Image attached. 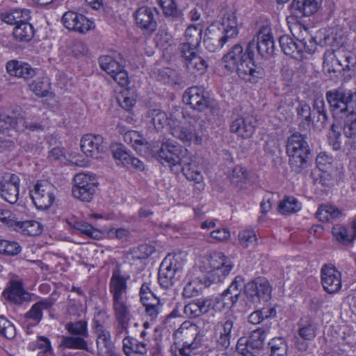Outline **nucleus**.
Listing matches in <instances>:
<instances>
[{
    "label": "nucleus",
    "mask_w": 356,
    "mask_h": 356,
    "mask_svg": "<svg viewBox=\"0 0 356 356\" xmlns=\"http://www.w3.org/2000/svg\"><path fill=\"white\" fill-rule=\"evenodd\" d=\"M213 307V300L209 298H198L184 307V313L188 318H195L207 314Z\"/></svg>",
    "instance_id": "nucleus-28"
},
{
    "label": "nucleus",
    "mask_w": 356,
    "mask_h": 356,
    "mask_svg": "<svg viewBox=\"0 0 356 356\" xmlns=\"http://www.w3.org/2000/svg\"><path fill=\"white\" fill-rule=\"evenodd\" d=\"M198 48L199 47H193L181 42L178 47V51L188 70L204 73L208 67V64L207 61L198 54Z\"/></svg>",
    "instance_id": "nucleus-7"
},
{
    "label": "nucleus",
    "mask_w": 356,
    "mask_h": 356,
    "mask_svg": "<svg viewBox=\"0 0 356 356\" xmlns=\"http://www.w3.org/2000/svg\"><path fill=\"white\" fill-rule=\"evenodd\" d=\"M3 296L17 305H21L30 299L29 293L25 292L22 286L17 282L12 283L9 289L4 290Z\"/></svg>",
    "instance_id": "nucleus-39"
},
{
    "label": "nucleus",
    "mask_w": 356,
    "mask_h": 356,
    "mask_svg": "<svg viewBox=\"0 0 356 356\" xmlns=\"http://www.w3.org/2000/svg\"><path fill=\"white\" fill-rule=\"evenodd\" d=\"M216 25L212 24L207 29V38L204 40L206 48L211 52L221 49L225 44L228 42L227 40H222V35L216 31Z\"/></svg>",
    "instance_id": "nucleus-37"
},
{
    "label": "nucleus",
    "mask_w": 356,
    "mask_h": 356,
    "mask_svg": "<svg viewBox=\"0 0 356 356\" xmlns=\"http://www.w3.org/2000/svg\"><path fill=\"white\" fill-rule=\"evenodd\" d=\"M240 244L243 248L254 246L257 244V236L254 231L243 230L238 234Z\"/></svg>",
    "instance_id": "nucleus-60"
},
{
    "label": "nucleus",
    "mask_w": 356,
    "mask_h": 356,
    "mask_svg": "<svg viewBox=\"0 0 356 356\" xmlns=\"http://www.w3.org/2000/svg\"><path fill=\"white\" fill-rule=\"evenodd\" d=\"M86 338L80 336L63 337L61 344L67 348L79 349L90 352V348L85 339Z\"/></svg>",
    "instance_id": "nucleus-46"
},
{
    "label": "nucleus",
    "mask_w": 356,
    "mask_h": 356,
    "mask_svg": "<svg viewBox=\"0 0 356 356\" xmlns=\"http://www.w3.org/2000/svg\"><path fill=\"white\" fill-rule=\"evenodd\" d=\"M123 350L127 356H144L147 350V344L127 336L123 339Z\"/></svg>",
    "instance_id": "nucleus-38"
},
{
    "label": "nucleus",
    "mask_w": 356,
    "mask_h": 356,
    "mask_svg": "<svg viewBox=\"0 0 356 356\" xmlns=\"http://www.w3.org/2000/svg\"><path fill=\"white\" fill-rule=\"evenodd\" d=\"M157 15L156 9L148 6L138 8L134 14L137 27L147 35H152L156 30Z\"/></svg>",
    "instance_id": "nucleus-10"
},
{
    "label": "nucleus",
    "mask_w": 356,
    "mask_h": 356,
    "mask_svg": "<svg viewBox=\"0 0 356 356\" xmlns=\"http://www.w3.org/2000/svg\"><path fill=\"white\" fill-rule=\"evenodd\" d=\"M113 156L118 165H127L131 154L122 145H116L112 148Z\"/></svg>",
    "instance_id": "nucleus-55"
},
{
    "label": "nucleus",
    "mask_w": 356,
    "mask_h": 356,
    "mask_svg": "<svg viewBox=\"0 0 356 356\" xmlns=\"http://www.w3.org/2000/svg\"><path fill=\"white\" fill-rule=\"evenodd\" d=\"M188 153L186 149L167 141L162 143L157 153V159L163 165H168L174 171Z\"/></svg>",
    "instance_id": "nucleus-8"
},
{
    "label": "nucleus",
    "mask_w": 356,
    "mask_h": 356,
    "mask_svg": "<svg viewBox=\"0 0 356 356\" xmlns=\"http://www.w3.org/2000/svg\"><path fill=\"white\" fill-rule=\"evenodd\" d=\"M67 225L72 234L83 235L94 239L101 237L102 233L85 221L72 218L67 221Z\"/></svg>",
    "instance_id": "nucleus-31"
},
{
    "label": "nucleus",
    "mask_w": 356,
    "mask_h": 356,
    "mask_svg": "<svg viewBox=\"0 0 356 356\" xmlns=\"http://www.w3.org/2000/svg\"><path fill=\"white\" fill-rule=\"evenodd\" d=\"M350 97V90L342 87L326 92L327 101L332 111L336 114L348 113V104Z\"/></svg>",
    "instance_id": "nucleus-17"
},
{
    "label": "nucleus",
    "mask_w": 356,
    "mask_h": 356,
    "mask_svg": "<svg viewBox=\"0 0 356 356\" xmlns=\"http://www.w3.org/2000/svg\"><path fill=\"white\" fill-rule=\"evenodd\" d=\"M279 42L282 51L286 55L296 58L300 53L299 42H296L288 35H284L280 37Z\"/></svg>",
    "instance_id": "nucleus-45"
},
{
    "label": "nucleus",
    "mask_w": 356,
    "mask_h": 356,
    "mask_svg": "<svg viewBox=\"0 0 356 356\" xmlns=\"http://www.w3.org/2000/svg\"><path fill=\"white\" fill-rule=\"evenodd\" d=\"M215 278L211 280L210 277H205L202 279L196 278L188 282L184 288L183 296L186 298H191L200 296L204 289L209 287L213 282H215Z\"/></svg>",
    "instance_id": "nucleus-32"
},
{
    "label": "nucleus",
    "mask_w": 356,
    "mask_h": 356,
    "mask_svg": "<svg viewBox=\"0 0 356 356\" xmlns=\"http://www.w3.org/2000/svg\"><path fill=\"white\" fill-rule=\"evenodd\" d=\"M256 123L252 115H238L232 120L230 131L243 138H249L254 132Z\"/></svg>",
    "instance_id": "nucleus-22"
},
{
    "label": "nucleus",
    "mask_w": 356,
    "mask_h": 356,
    "mask_svg": "<svg viewBox=\"0 0 356 356\" xmlns=\"http://www.w3.org/2000/svg\"><path fill=\"white\" fill-rule=\"evenodd\" d=\"M337 54V60L339 65L343 68L350 69L356 62L355 54L351 51H348L343 48H340L334 51Z\"/></svg>",
    "instance_id": "nucleus-51"
},
{
    "label": "nucleus",
    "mask_w": 356,
    "mask_h": 356,
    "mask_svg": "<svg viewBox=\"0 0 356 356\" xmlns=\"http://www.w3.org/2000/svg\"><path fill=\"white\" fill-rule=\"evenodd\" d=\"M297 118L302 122L309 125L312 121V113L310 106L304 101L298 102L296 108Z\"/></svg>",
    "instance_id": "nucleus-56"
},
{
    "label": "nucleus",
    "mask_w": 356,
    "mask_h": 356,
    "mask_svg": "<svg viewBox=\"0 0 356 356\" xmlns=\"http://www.w3.org/2000/svg\"><path fill=\"white\" fill-rule=\"evenodd\" d=\"M286 153L289 157V163L292 170L300 172L307 168L311 150L306 135L298 132L291 135L287 140Z\"/></svg>",
    "instance_id": "nucleus-1"
},
{
    "label": "nucleus",
    "mask_w": 356,
    "mask_h": 356,
    "mask_svg": "<svg viewBox=\"0 0 356 356\" xmlns=\"http://www.w3.org/2000/svg\"><path fill=\"white\" fill-rule=\"evenodd\" d=\"M257 42L254 41L258 54L264 58L272 56L275 51V42L270 31L267 26H263L256 35Z\"/></svg>",
    "instance_id": "nucleus-19"
},
{
    "label": "nucleus",
    "mask_w": 356,
    "mask_h": 356,
    "mask_svg": "<svg viewBox=\"0 0 356 356\" xmlns=\"http://www.w3.org/2000/svg\"><path fill=\"white\" fill-rule=\"evenodd\" d=\"M178 268L172 263L168 264L163 261L160 266L158 273V281L162 288L169 289L172 286L178 279Z\"/></svg>",
    "instance_id": "nucleus-29"
},
{
    "label": "nucleus",
    "mask_w": 356,
    "mask_h": 356,
    "mask_svg": "<svg viewBox=\"0 0 356 356\" xmlns=\"http://www.w3.org/2000/svg\"><path fill=\"white\" fill-rule=\"evenodd\" d=\"M81 148L87 156L97 159L105 148L104 138L100 135L86 134L81 140Z\"/></svg>",
    "instance_id": "nucleus-25"
},
{
    "label": "nucleus",
    "mask_w": 356,
    "mask_h": 356,
    "mask_svg": "<svg viewBox=\"0 0 356 356\" xmlns=\"http://www.w3.org/2000/svg\"><path fill=\"white\" fill-rule=\"evenodd\" d=\"M20 179L15 174L3 176L0 182V195L10 204L15 203L19 198V187Z\"/></svg>",
    "instance_id": "nucleus-18"
},
{
    "label": "nucleus",
    "mask_w": 356,
    "mask_h": 356,
    "mask_svg": "<svg viewBox=\"0 0 356 356\" xmlns=\"http://www.w3.org/2000/svg\"><path fill=\"white\" fill-rule=\"evenodd\" d=\"M170 134L188 146L192 143L200 145L202 142V137L196 133L194 126L191 124L171 127Z\"/></svg>",
    "instance_id": "nucleus-24"
},
{
    "label": "nucleus",
    "mask_w": 356,
    "mask_h": 356,
    "mask_svg": "<svg viewBox=\"0 0 356 356\" xmlns=\"http://www.w3.org/2000/svg\"><path fill=\"white\" fill-rule=\"evenodd\" d=\"M305 32L306 36L302 38H297L300 44V53L305 51L309 54H312L315 52L318 44L321 46L326 44L327 38L324 37V38H322L321 33L312 36L307 33V29H305Z\"/></svg>",
    "instance_id": "nucleus-36"
},
{
    "label": "nucleus",
    "mask_w": 356,
    "mask_h": 356,
    "mask_svg": "<svg viewBox=\"0 0 356 356\" xmlns=\"http://www.w3.org/2000/svg\"><path fill=\"white\" fill-rule=\"evenodd\" d=\"M0 334L8 339H13L16 336L14 325L3 316H0Z\"/></svg>",
    "instance_id": "nucleus-59"
},
{
    "label": "nucleus",
    "mask_w": 356,
    "mask_h": 356,
    "mask_svg": "<svg viewBox=\"0 0 356 356\" xmlns=\"http://www.w3.org/2000/svg\"><path fill=\"white\" fill-rule=\"evenodd\" d=\"M155 252L153 246L144 244L131 251L132 257L136 259H145L151 256Z\"/></svg>",
    "instance_id": "nucleus-61"
},
{
    "label": "nucleus",
    "mask_w": 356,
    "mask_h": 356,
    "mask_svg": "<svg viewBox=\"0 0 356 356\" xmlns=\"http://www.w3.org/2000/svg\"><path fill=\"white\" fill-rule=\"evenodd\" d=\"M245 293L248 300L256 307L261 300H268L271 286L266 279L258 277L245 285Z\"/></svg>",
    "instance_id": "nucleus-9"
},
{
    "label": "nucleus",
    "mask_w": 356,
    "mask_h": 356,
    "mask_svg": "<svg viewBox=\"0 0 356 356\" xmlns=\"http://www.w3.org/2000/svg\"><path fill=\"white\" fill-rule=\"evenodd\" d=\"M57 190L53 184L46 180L38 181L30 191V195L38 209H49L55 200Z\"/></svg>",
    "instance_id": "nucleus-3"
},
{
    "label": "nucleus",
    "mask_w": 356,
    "mask_h": 356,
    "mask_svg": "<svg viewBox=\"0 0 356 356\" xmlns=\"http://www.w3.org/2000/svg\"><path fill=\"white\" fill-rule=\"evenodd\" d=\"M174 172L175 173L182 172L187 179L193 181L197 184H200L203 181L201 172L198 170L196 163L188 154L182 158L181 162L174 169Z\"/></svg>",
    "instance_id": "nucleus-27"
},
{
    "label": "nucleus",
    "mask_w": 356,
    "mask_h": 356,
    "mask_svg": "<svg viewBox=\"0 0 356 356\" xmlns=\"http://www.w3.org/2000/svg\"><path fill=\"white\" fill-rule=\"evenodd\" d=\"M73 182L72 193L74 197L87 202L93 198L97 187L95 176L79 173L74 176Z\"/></svg>",
    "instance_id": "nucleus-4"
},
{
    "label": "nucleus",
    "mask_w": 356,
    "mask_h": 356,
    "mask_svg": "<svg viewBox=\"0 0 356 356\" xmlns=\"http://www.w3.org/2000/svg\"><path fill=\"white\" fill-rule=\"evenodd\" d=\"M270 356H287V344L282 337L273 338L268 343Z\"/></svg>",
    "instance_id": "nucleus-50"
},
{
    "label": "nucleus",
    "mask_w": 356,
    "mask_h": 356,
    "mask_svg": "<svg viewBox=\"0 0 356 356\" xmlns=\"http://www.w3.org/2000/svg\"><path fill=\"white\" fill-rule=\"evenodd\" d=\"M234 70L241 79L252 83H257L259 80L264 79L266 74L262 67L255 65L254 56L243 60L236 65Z\"/></svg>",
    "instance_id": "nucleus-12"
},
{
    "label": "nucleus",
    "mask_w": 356,
    "mask_h": 356,
    "mask_svg": "<svg viewBox=\"0 0 356 356\" xmlns=\"http://www.w3.org/2000/svg\"><path fill=\"white\" fill-rule=\"evenodd\" d=\"M62 21L65 28L80 33H86L95 28L92 21L85 15L74 11L65 13Z\"/></svg>",
    "instance_id": "nucleus-15"
},
{
    "label": "nucleus",
    "mask_w": 356,
    "mask_h": 356,
    "mask_svg": "<svg viewBox=\"0 0 356 356\" xmlns=\"http://www.w3.org/2000/svg\"><path fill=\"white\" fill-rule=\"evenodd\" d=\"M50 86L49 78L42 76L35 79L29 87L36 95L46 97L49 92Z\"/></svg>",
    "instance_id": "nucleus-49"
},
{
    "label": "nucleus",
    "mask_w": 356,
    "mask_h": 356,
    "mask_svg": "<svg viewBox=\"0 0 356 356\" xmlns=\"http://www.w3.org/2000/svg\"><path fill=\"white\" fill-rule=\"evenodd\" d=\"M321 284L329 294L338 293L341 288V273L332 264H325L321 270Z\"/></svg>",
    "instance_id": "nucleus-14"
},
{
    "label": "nucleus",
    "mask_w": 356,
    "mask_h": 356,
    "mask_svg": "<svg viewBox=\"0 0 356 356\" xmlns=\"http://www.w3.org/2000/svg\"><path fill=\"white\" fill-rule=\"evenodd\" d=\"M322 0H293L291 10L296 15L311 16L320 8Z\"/></svg>",
    "instance_id": "nucleus-34"
},
{
    "label": "nucleus",
    "mask_w": 356,
    "mask_h": 356,
    "mask_svg": "<svg viewBox=\"0 0 356 356\" xmlns=\"http://www.w3.org/2000/svg\"><path fill=\"white\" fill-rule=\"evenodd\" d=\"M31 11L26 8H12L0 14V19L9 25H19L31 19Z\"/></svg>",
    "instance_id": "nucleus-33"
},
{
    "label": "nucleus",
    "mask_w": 356,
    "mask_h": 356,
    "mask_svg": "<svg viewBox=\"0 0 356 356\" xmlns=\"http://www.w3.org/2000/svg\"><path fill=\"white\" fill-rule=\"evenodd\" d=\"M183 101L194 110L203 111L210 104V99L202 87L188 88L183 95Z\"/></svg>",
    "instance_id": "nucleus-16"
},
{
    "label": "nucleus",
    "mask_w": 356,
    "mask_h": 356,
    "mask_svg": "<svg viewBox=\"0 0 356 356\" xmlns=\"http://www.w3.org/2000/svg\"><path fill=\"white\" fill-rule=\"evenodd\" d=\"M105 317L104 312H98L95 314L92 321V327L97 334V353L100 356H120L115 351L110 332L103 325Z\"/></svg>",
    "instance_id": "nucleus-2"
},
{
    "label": "nucleus",
    "mask_w": 356,
    "mask_h": 356,
    "mask_svg": "<svg viewBox=\"0 0 356 356\" xmlns=\"http://www.w3.org/2000/svg\"><path fill=\"white\" fill-rule=\"evenodd\" d=\"M300 204L293 197H286L280 202L278 209L282 214L295 213L300 209Z\"/></svg>",
    "instance_id": "nucleus-53"
},
{
    "label": "nucleus",
    "mask_w": 356,
    "mask_h": 356,
    "mask_svg": "<svg viewBox=\"0 0 356 356\" xmlns=\"http://www.w3.org/2000/svg\"><path fill=\"white\" fill-rule=\"evenodd\" d=\"M129 279L128 275L122 273L120 266H116L112 273V277L110 280V292L113 296V299L124 298L127 290V282Z\"/></svg>",
    "instance_id": "nucleus-26"
},
{
    "label": "nucleus",
    "mask_w": 356,
    "mask_h": 356,
    "mask_svg": "<svg viewBox=\"0 0 356 356\" xmlns=\"http://www.w3.org/2000/svg\"><path fill=\"white\" fill-rule=\"evenodd\" d=\"M26 21L15 26L13 35L15 39L19 42H29L33 37L35 31L33 25Z\"/></svg>",
    "instance_id": "nucleus-42"
},
{
    "label": "nucleus",
    "mask_w": 356,
    "mask_h": 356,
    "mask_svg": "<svg viewBox=\"0 0 356 356\" xmlns=\"http://www.w3.org/2000/svg\"><path fill=\"white\" fill-rule=\"evenodd\" d=\"M113 307L116 320H130L131 314L124 298L113 299Z\"/></svg>",
    "instance_id": "nucleus-48"
},
{
    "label": "nucleus",
    "mask_w": 356,
    "mask_h": 356,
    "mask_svg": "<svg viewBox=\"0 0 356 356\" xmlns=\"http://www.w3.org/2000/svg\"><path fill=\"white\" fill-rule=\"evenodd\" d=\"M55 302L56 298L49 296L33 304L29 311L24 314V319L27 325L35 326L39 324L42 319V311H49Z\"/></svg>",
    "instance_id": "nucleus-20"
},
{
    "label": "nucleus",
    "mask_w": 356,
    "mask_h": 356,
    "mask_svg": "<svg viewBox=\"0 0 356 356\" xmlns=\"http://www.w3.org/2000/svg\"><path fill=\"white\" fill-rule=\"evenodd\" d=\"M341 133L337 130L336 126L332 124L327 135L328 143L334 150H339L341 148Z\"/></svg>",
    "instance_id": "nucleus-63"
},
{
    "label": "nucleus",
    "mask_w": 356,
    "mask_h": 356,
    "mask_svg": "<svg viewBox=\"0 0 356 356\" xmlns=\"http://www.w3.org/2000/svg\"><path fill=\"white\" fill-rule=\"evenodd\" d=\"M209 264L212 270L207 277H210L211 280L215 278V282H222L234 267L232 261L221 252H216L211 255Z\"/></svg>",
    "instance_id": "nucleus-13"
},
{
    "label": "nucleus",
    "mask_w": 356,
    "mask_h": 356,
    "mask_svg": "<svg viewBox=\"0 0 356 356\" xmlns=\"http://www.w3.org/2000/svg\"><path fill=\"white\" fill-rule=\"evenodd\" d=\"M341 216V211L332 205H321L316 213V218L322 222L334 220Z\"/></svg>",
    "instance_id": "nucleus-44"
},
{
    "label": "nucleus",
    "mask_w": 356,
    "mask_h": 356,
    "mask_svg": "<svg viewBox=\"0 0 356 356\" xmlns=\"http://www.w3.org/2000/svg\"><path fill=\"white\" fill-rule=\"evenodd\" d=\"M66 330L72 336L88 337L87 323L85 321L70 322L66 324Z\"/></svg>",
    "instance_id": "nucleus-54"
},
{
    "label": "nucleus",
    "mask_w": 356,
    "mask_h": 356,
    "mask_svg": "<svg viewBox=\"0 0 356 356\" xmlns=\"http://www.w3.org/2000/svg\"><path fill=\"white\" fill-rule=\"evenodd\" d=\"M124 140L130 144L136 151L142 152L148 149V143L138 131L130 130L124 133Z\"/></svg>",
    "instance_id": "nucleus-43"
},
{
    "label": "nucleus",
    "mask_w": 356,
    "mask_h": 356,
    "mask_svg": "<svg viewBox=\"0 0 356 356\" xmlns=\"http://www.w3.org/2000/svg\"><path fill=\"white\" fill-rule=\"evenodd\" d=\"M0 221L12 227L14 230L27 235L37 234L33 228L35 226L38 227L39 225L36 221H17L10 211L3 209H0Z\"/></svg>",
    "instance_id": "nucleus-21"
},
{
    "label": "nucleus",
    "mask_w": 356,
    "mask_h": 356,
    "mask_svg": "<svg viewBox=\"0 0 356 356\" xmlns=\"http://www.w3.org/2000/svg\"><path fill=\"white\" fill-rule=\"evenodd\" d=\"M334 237L343 245H349L355 240L352 234H349L346 227L341 225H335L332 230Z\"/></svg>",
    "instance_id": "nucleus-52"
},
{
    "label": "nucleus",
    "mask_w": 356,
    "mask_h": 356,
    "mask_svg": "<svg viewBox=\"0 0 356 356\" xmlns=\"http://www.w3.org/2000/svg\"><path fill=\"white\" fill-rule=\"evenodd\" d=\"M123 63L124 61L120 55H118V59L108 55L102 56L99 58V63L101 69L111 76L114 72L120 70L121 67H124Z\"/></svg>",
    "instance_id": "nucleus-41"
},
{
    "label": "nucleus",
    "mask_w": 356,
    "mask_h": 356,
    "mask_svg": "<svg viewBox=\"0 0 356 356\" xmlns=\"http://www.w3.org/2000/svg\"><path fill=\"white\" fill-rule=\"evenodd\" d=\"M6 67L7 72L10 76L24 79H30L35 74V70L28 63H22L16 60L7 62Z\"/></svg>",
    "instance_id": "nucleus-35"
},
{
    "label": "nucleus",
    "mask_w": 356,
    "mask_h": 356,
    "mask_svg": "<svg viewBox=\"0 0 356 356\" xmlns=\"http://www.w3.org/2000/svg\"><path fill=\"white\" fill-rule=\"evenodd\" d=\"M266 334L265 330L257 328L248 339H240L236 344L237 352L243 356H261L259 351L264 347Z\"/></svg>",
    "instance_id": "nucleus-5"
},
{
    "label": "nucleus",
    "mask_w": 356,
    "mask_h": 356,
    "mask_svg": "<svg viewBox=\"0 0 356 356\" xmlns=\"http://www.w3.org/2000/svg\"><path fill=\"white\" fill-rule=\"evenodd\" d=\"M343 133L347 138L353 140L352 147L356 149V114L348 118L343 127Z\"/></svg>",
    "instance_id": "nucleus-58"
},
{
    "label": "nucleus",
    "mask_w": 356,
    "mask_h": 356,
    "mask_svg": "<svg viewBox=\"0 0 356 356\" xmlns=\"http://www.w3.org/2000/svg\"><path fill=\"white\" fill-rule=\"evenodd\" d=\"M239 297L226 289L213 300L211 309L222 310L233 307L238 302Z\"/></svg>",
    "instance_id": "nucleus-40"
},
{
    "label": "nucleus",
    "mask_w": 356,
    "mask_h": 356,
    "mask_svg": "<svg viewBox=\"0 0 356 356\" xmlns=\"http://www.w3.org/2000/svg\"><path fill=\"white\" fill-rule=\"evenodd\" d=\"M236 330L234 327V320L225 318L219 322L216 326V344L220 349H227L230 345V340L235 335Z\"/></svg>",
    "instance_id": "nucleus-23"
},
{
    "label": "nucleus",
    "mask_w": 356,
    "mask_h": 356,
    "mask_svg": "<svg viewBox=\"0 0 356 356\" xmlns=\"http://www.w3.org/2000/svg\"><path fill=\"white\" fill-rule=\"evenodd\" d=\"M202 33L203 29L202 26L194 25L189 26L185 31V42H184L191 44L193 47H200Z\"/></svg>",
    "instance_id": "nucleus-47"
},
{
    "label": "nucleus",
    "mask_w": 356,
    "mask_h": 356,
    "mask_svg": "<svg viewBox=\"0 0 356 356\" xmlns=\"http://www.w3.org/2000/svg\"><path fill=\"white\" fill-rule=\"evenodd\" d=\"M21 246L15 241L0 239V254L15 256L21 252Z\"/></svg>",
    "instance_id": "nucleus-57"
},
{
    "label": "nucleus",
    "mask_w": 356,
    "mask_h": 356,
    "mask_svg": "<svg viewBox=\"0 0 356 356\" xmlns=\"http://www.w3.org/2000/svg\"><path fill=\"white\" fill-rule=\"evenodd\" d=\"M216 31L222 35V40H227L228 42L236 37L238 33L236 18L234 13H227L225 15L222 22L216 26Z\"/></svg>",
    "instance_id": "nucleus-30"
},
{
    "label": "nucleus",
    "mask_w": 356,
    "mask_h": 356,
    "mask_svg": "<svg viewBox=\"0 0 356 356\" xmlns=\"http://www.w3.org/2000/svg\"><path fill=\"white\" fill-rule=\"evenodd\" d=\"M152 122L156 129L163 127L167 123L168 118L164 112L159 110H153L152 112Z\"/></svg>",
    "instance_id": "nucleus-64"
},
{
    "label": "nucleus",
    "mask_w": 356,
    "mask_h": 356,
    "mask_svg": "<svg viewBox=\"0 0 356 356\" xmlns=\"http://www.w3.org/2000/svg\"><path fill=\"white\" fill-rule=\"evenodd\" d=\"M299 335L305 340L312 341L316 335V327L312 322L302 325L299 328Z\"/></svg>",
    "instance_id": "nucleus-62"
},
{
    "label": "nucleus",
    "mask_w": 356,
    "mask_h": 356,
    "mask_svg": "<svg viewBox=\"0 0 356 356\" xmlns=\"http://www.w3.org/2000/svg\"><path fill=\"white\" fill-rule=\"evenodd\" d=\"M197 335V327L189 321L184 322L175 331V336L183 341L181 347L178 348L181 356H191L193 350L197 348L195 339Z\"/></svg>",
    "instance_id": "nucleus-6"
},
{
    "label": "nucleus",
    "mask_w": 356,
    "mask_h": 356,
    "mask_svg": "<svg viewBox=\"0 0 356 356\" xmlns=\"http://www.w3.org/2000/svg\"><path fill=\"white\" fill-rule=\"evenodd\" d=\"M254 39L248 42L245 51L240 44H234L222 58L225 67L229 71H234L243 60L254 56Z\"/></svg>",
    "instance_id": "nucleus-11"
}]
</instances>
